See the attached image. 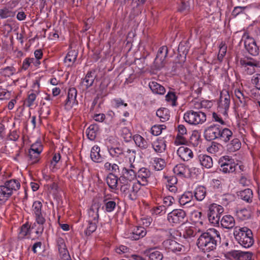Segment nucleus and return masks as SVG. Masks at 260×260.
<instances>
[{
    "mask_svg": "<svg viewBox=\"0 0 260 260\" xmlns=\"http://www.w3.org/2000/svg\"><path fill=\"white\" fill-rule=\"evenodd\" d=\"M219 231L215 229H209L199 237L197 245L204 252H209L216 249L218 242L220 241Z\"/></svg>",
    "mask_w": 260,
    "mask_h": 260,
    "instance_id": "1",
    "label": "nucleus"
},
{
    "mask_svg": "<svg viewBox=\"0 0 260 260\" xmlns=\"http://www.w3.org/2000/svg\"><path fill=\"white\" fill-rule=\"evenodd\" d=\"M233 234L238 243L243 247L249 248L254 243L252 232L247 227H235Z\"/></svg>",
    "mask_w": 260,
    "mask_h": 260,
    "instance_id": "2",
    "label": "nucleus"
},
{
    "mask_svg": "<svg viewBox=\"0 0 260 260\" xmlns=\"http://www.w3.org/2000/svg\"><path fill=\"white\" fill-rule=\"evenodd\" d=\"M42 203L39 201L34 202L32 206V214L35 216L36 222L39 224L35 232L37 235H41L43 232L44 224L46 221L45 214L42 211Z\"/></svg>",
    "mask_w": 260,
    "mask_h": 260,
    "instance_id": "3",
    "label": "nucleus"
},
{
    "mask_svg": "<svg viewBox=\"0 0 260 260\" xmlns=\"http://www.w3.org/2000/svg\"><path fill=\"white\" fill-rule=\"evenodd\" d=\"M183 119L188 124L196 125L203 123L206 120V115L201 111L189 110L184 113Z\"/></svg>",
    "mask_w": 260,
    "mask_h": 260,
    "instance_id": "4",
    "label": "nucleus"
},
{
    "mask_svg": "<svg viewBox=\"0 0 260 260\" xmlns=\"http://www.w3.org/2000/svg\"><path fill=\"white\" fill-rule=\"evenodd\" d=\"M223 212L224 209L221 206L216 204L210 205L207 214L210 222L213 225L218 224L220 216Z\"/></svg>",
    "mask_w": 260,
    "mask_h": 260,
    "instance_id": "5",
    "label": "nucleus"
},
{
    "mask_svg": "<svg viewBox=\"0 0 260 260\" xmlns=\"http://www.w3.org/2000/svg\"><path fill=\"white\" fill-rule=\"evenodd\" d=\"M240 65L243 72L247 75H252L256 72V68L259 67L257 61L248 58H241Z\"/></svg>",
    "mask_w": 260,
    "mask_h": 260,
    "instance_id": "6",
    "label": "nucleus"
},
{
    "mask_svg": "<svg viewBox=\"0 0 260 260\" xmlns=\"http://www.w3.org/2000/svg\"><path fill=\"white\" fill-rule=\"evenodd\" d=\"M186 215L184 210L174 209L168 213L167 220L172 225H176L184 222Z\"/></svg>",
    "mask_w": 260,
    "mask_h": 260,
    "instance_id": "7",
    "label": "nucleus"
},
{
    "mask_svg": "<svg viewBox=\"0 0 260 260\" xmlns=\"http://www.w3.org/2000/svg\"><path fill=\"white\" fill-rule=\"evenodd\" d=\"M242 40L244 42V46L249 54L253 56L258 54V47L256 44L255 40L250 37L248 33H244Z\"/></svg>",
    "mask_w": 260,
    "mask_h": 260,
    "instance_id": "8",
    "label": "nucleus"
},
{
    "mask_svg": "<svg viewBox=\"0 0 260 260\" xmlns=\"http://www.w3.org/2000/svg\"><path fill=\"white\" fill-rule=\"evenodd\" d=\"M147 232L143 226H135L124 233L125 237L132 240H138L146 235Z\"/></svg>",
    "mask_w": 260,
    "mask_h": 260,
    "instance_id": "9",
    "label": "nucleus"
},
{
    "mask_svg": "<svg viewBox=\"0 0 260 260\" xmlns=\"http://www.w3.org/2000/svg\"><path fill=\"white\" fill-rule=\"evenodd\" d=\"M237 166L234 159L229 156H224L222 157L220 170L223 173H232L235 171Z\"/></svg>",
    "mask_w": 260,
    "mask_h": 260,
    "instance_id": "10",
    "label": "nucleus"
},
{
    "mask_svg": "<svg viewBox=\"0 0 260 260\" xmlns=\"http://www.w3.org/2000/svg\"><path fill=\"white\" fill-rule=\"evenodd\" d=\"M168 53V48L166 46H163L158 49L154 61V66L156 70H160L164 67Z\"/></svg>",
    "mask_w": 260,
    "mask_h": 260,
    "instance_id": "11",
    "label": "nucleus"
},
{
    "mask_svg": "<svg viewBox=\"0 0 260 260\" xmlns=\"http://www.w3.org/2000/svg\"><path fill=\"white\" fill-rule=\"evenodd\" d=\"M220 127L218 124H213L207 127L204 131V137L208 141L219 138Z\"/></svg>",
    "mask_w": 260,
    "mask_h": 260,
    "instance_id": "12",
    "label": "nucleus"
},
{
    "mask_svg": "<svg viewBox=\"0 0 260 260\" xmlns=\"http://www.w3.org/2000/svg\"><path fill=\"white\" fill-rule=\"evenodd\" d=\"M77 91L75 88L72 87L69 89L68 97L64 105L65 109L71 110L74 106H77L78 102L77 100Z\"/></svg>",
    "mask_w": 260,
    "mask_h": 260,
    "instance_id": "13",
    "label": "nucleus"
},
{
    "mask_svg": "<svg viewBox=\"0 0 260 260\" xmlns=\"http://www.w3.org/2000/svg\"><path fill=\"white\" fill-rule=\"evenodd\" d=\"M151 175V172L147 169L142 168L138 171L137 173V182L140 186L141 185L145 186L147 184L149 179Z\"/></svg>",
    "mask_w": 260,
    "mask_h": 260,
    "instance_id": "14",
    "label": "nucleus"
},
{
    "mask_svg": "<svg viewBox=\"0 0 260 260\" xmlns=\"http://www.w3.org/2000/svg\"><path fill=\"white\" fill-rule=\"evenodd\" d=\"M162 246L166 249L174 252L185 251L184 246L173 240L168 239L164 241Z\"/></svg>",
    "mask_w": 260,
    "mask_h": 260,
    "instance_id": "15",
    "label": "nucleus"
},
{
    "mask_svg": "<svg viewBox=\"0 0 260 260\" xmlns=\"http://www.w3.org/2000/svg\"><path fill=\"white\" fill-rule=\"evenodd\" d=\"M230 105V95L226 90H223L220 92V100L218 103V108L224 110V112L229 109Z\"/></svg>",
    "mask_w": 260,
    "mask_h": 260,
    "instance_id": "16",
    "label": "nucleus"
},
{
    "mask_svg": "<svg viewBox=\"0 0 260 260\" xmlns=\"http://www.w3.org/2000/svg\"><path fill=\"white\" fill-rule=\"evenodd\" d=\"M136 170L133 169H127L123 168L122 171V176L119 178L120 183H124V181L131 182L133 180L137 179Z\"/></svg>",
    "mask_w": 260,
    "mask_h": 260,
    "instance_id": "17",
    "label": "nucleus"
},
{
    "mask_svg": "<svg viewBox=\"0 0 260 260\" xmlns=\"http://www.w3.org/2000/svg\"><path fill=\"white\" fill-rule=\"evenodd\" d=\"M252 255L251 252L238 250H234L229 253L231 260H251Z\"/></svg>",
    "mask_w": 260,
    "mask_h": 260,
    "instance_id": "18",
    "label": "nucleus"
},
{
    "mask_svg": "<svg viewBox=\"0 0 260 260\" xmlns=\"http://www.w3.org/2000/svg\"><path fill=\"white\" fill-rule=\"evenodd\" d=\"M177 153L179 157L183 161H188L193 157L192 151L190 148L185 146H182L179 147L177 151Z\"/></svg>",
    "mask_w": 260,
    "mask_h": 260,
    "instance_id": "19",
    "label": "nucleus"
},
{
    "mask_svg": "<svg viewBox=\"0 0 260 260\" xmlns=\"http://www.w3.org/2000/svg\"><path fill=\"white\" fill-rule=\"evenodd\" d=\"M151 146L155 152L162 153L166 149V141L164 138H158L152 142Z\"/></svg>",
    "mask_w": 260,
    "mask_h": 260,
    "instance_id": "20",
    "label": "nucleus"
},
{
    "mask_svg": "<svg viewBox=\"0 0 260 260\" xmlns=\"http://www.w3.org/2000/svg\"><path fill=\"white\" fill-rule=\"evenodd\" d=\"M4 185L12 195L18 191L21 186L20 181L17 179H11L7 180L4 184Z\"/></svg>",
    "mask_w": 260,
    "mask_h": 260,
    "instance_id": "21",
    "label": "nucleus"
},
{
    "mask_svg": "<svg viewBox=\"0 0 260 260\" xmlns=\"http://www.w3.org/2000/svg\"><path fill=\"white\" fill-rule=\"evenodd\" d=\"M141 188V186L138 183H134L129 187L128 191L126 192L124 196L128 199L134 201L137 199L138 192Z\"/></svg>",
    "mask_w": 260,
    "mask_h": 260,
    "instance_id": "22",
    "label": "nucleus"
},
{
    "mask_svg": "<svg viewBox=\"0 0 260 260\" xmlns=\"http://www.w3.org/2000/svg\"><path fill=\"white\" fill-rule=\"evenodd\" d=\"M221 226L225 229H231L235 224L234 218L230 215H224L220 220Z\"/></svg>",
    "mask_w": 260,
    "mask_h": 260,
    "instance_id": "23",
    "label": "nucleus"
},
{
    "mask_svg": "<svg viewBox=\"0 0 260 260\" xmlns=\"http://www.w3.org/2000/svg\"><path fill=\"white\" fill-rule=\"evenodd\" d=\"M201 165L205 168L210 169L213 166V160L211 157L206 154H201L198 156Z\"/></svg>",
    "mask_w": 260,
    "mask_h": 260,
    "instance_id": "24",
    "label": "nucleus"
},
{
    "mask_svg": "<svg viewBox=\"0 0 260 260\" xmlns=\"http://www.w3.org/2000/svg\"><path fill=\"white\" fill-rule=\"evenodd\" d=\"M95 78V71H88L83 80L82 83L86 88H88L92 85Z\"/></svg>",
    "mask_w": 260,
    "mask_h": 260,
    "instance_id": "25",
    "label": "nucleus"
},
{
    "mask_svg": "<svg viewBox=\"0 0 260 260\" xmlns=\"http://www.w3.org/2000/svg\"><path fill=\"white\" fill-rule=\"evenodd\" d=\"M77 56L78 52L77 51L72 50L69 51L64 59L66 66L68 67L72 66L76 61Z\"/></svg>",
    "mask_w": 260,
    "mask_h": 260,
    "instance_id": "26",
    "label": "nucleus"
},
{
    "mask_svg": "<svg viewBox=\"0 0 260 260\" xmlns=\"http://www.w3.org/2000/svg\"><path fill=\"white\" fill-rule=\"evenodd\" d=\"M149 87L152 92L155 94L162 95L166 92L165 87L156 82L151 81L149 82Z\"/></svg>",
    "mask_w": 260,
    "mask_h": 260,
    "instance_id": "27",
    "label": "nucleus"
},
{
    "mask_svg": "<svg viewBox=\"0 0 260 260\" xmlns=\"http://www.w3.org/2000/svg\"><path fill=\"white\" fill-rule=\"evenodd\" d=\"M90 157L91 159L96 162H100L103 160V157L100 154V148L94 145L92 147L90 152Z\"/></svg>",
    "mask_w": 260,
    "mask_h": 260,
    "instance_id": "28",
    "label": "nucleus"
},
{
    "mask_svg": "<svg viewBox=\"0 0 260 260\" xmlns=\"http://www.w3.org/2000/svg\"><path fill=\"white\" fill-rule=\"evenodd\" d=\"M133 139L136 145L142 149H146L148 147V143L147 141L141 136L135 135Z\"/></svg>",
    "mask_w": 260,
    "mask_h": 260,
    "instance_id": "29",
    "label": "nucleus"
},
{
    "mask_svg": "<svg viewBox=\"0 0 260 260\" xmlns=\"http://www.w3.org/2000/svg\"><path fill=\"white\" fill-rule=\"evenodd\" d=\"M104 203L105 204V210L108 212L113 211L116 207L115 202L110 199L109 195H106L104 197Z\"/></svg>",
    "mask_w": 260,
    "mask_h": 260,
    "instance_id": "30",
    "label": "nucleus"
},
{
    "mask_svg": "<svg viewBox=\"0 0 260 260\" xmlns=\"http://www.w3.org/2000/svg\"><path fill=\"white\" fill-rule=\"evenodd\" d=\"M219 135L220 136H219L218 139L224 142H228L232 138L233 136V133L229 128H222L221 127Z\"/></svg>",
    "mask_w": 260,
    "mask_h": 260,
    "instance_id": "31",
    "label": "nucleus"
},
{
    "mask_svg": "<svg viewBox=\"0 0 260 260\" xmlns=\"http://www.w3.org/2000/svg\"><path fill=\"white\" fill-rule=\"evenodd\" d=\"M11 196L9 189L4 184L0 185V204L5 203Z\"/></svg>",
    "mask_w": 260,
    "mask_h": 260,
    "instance_id": "32",
    "label": "nucleus"
},
{
    "mask_svg": "<svg viewBox=\"0 0 260 260\" xmlns=\"http://www.w3.org/2000/svg\"><path fill=\"white\" fill-rule=\"evenodd\" d=\"M206 195V189L203 186L197 187L194 191V196L197 200L199 201H203Z\"/></svg>",
    "mask_w": 260,
    "mask_h": 260,
    "instance_id": "33",
    "label": "nucleus"
},
{
    "mask_svg": "<svg viewBox=\"0 0 260 260\" xmlns=\"http://www.w3.org/2000/svg\"><path fill=\"white\" fill-rule=\"evenodd\" d=\"M238 196L240 198L247 202H250L252 201L253 197L252 191L249 189L247 188L243 190L240 191L239 192Z\"/></svg>",
    "mask_w": 260,
    "mask_h": 260,
    "instance_id": "34",
    "label": "nucleus"
},
{
    "mask_svg": "<svg viewBox=\"0 0 260 260\" xmlns=\"http://www.w3.org/2000/svg\"><path fill=\"white\" fill-rule=\"evenodd\" d=\"M99 208L96 206H92L88 212L90 221L98 222L99 215Z\"/></svg>",
    "mask_w": 260,
    "mask_h": 260,
    "instance_id": "35",
    "label": "nucleus"
},
{
    "mask_svg": "<svg viewBox=\"0 0 260 260\" xmlns=\"http://www.w3.org/2000/svg\"><path fill=\"white\" fill-rule=\"evenodd\" d=\"M241 146L240 141L237 139H233L231 142L228 144V150L230 152H235L238 150Z\"/></svg>",
    "mask_w": 260,
    "mask_h": 260,
    "instance_id": "36",
    "label": "nucleus"
},
{
    "mask_svg": "<svg viewBox=\"0 0 260 260\" xmlns=\"http://www.w3.org/2000/svg\"><path fill=\"white\" fill-rule=\"evenodd\" d=\"M157 116L159 118V119L162 122H165L169 119L170 113L169 111L167 108H161L158 109L156 113Z\"/></svg>",
    "mask_w": 260,
    "mask_h": 260,
    "instance_id": "37",
    "label": "nucleus"
},
{
    "mask_svg": "<svg viewBox=\"0 0 260 260\" xmlns=\"http://www.w3.org/2000/svg\"><path fill=\"white\" fill-rule=\"evenodd\" d=\"M106 182L110 188L115 189L117 186L118 178L114 174L109 173L107 177Z\"/></svg>",
    "mask_w": 260,
    "mask_h": 260,
    "instance_id": "38",
    "label": "nucleus"
},
{
    "mask_svg": "<svg viewBox=\"0 0 260 260\" xmlns=\"http://www.w3.org/2000/svg\"><path fill=\"white\" fill-rule=\"evenodd\" d=\"M196 236V232L194 229L191 227H186L183 233V237L186 239L189 243L192 241V238Z\"/></svg>",
    "mask_w": 260,
    "mask_h": 260,
    "instance_id": "39",
    "label": "nucleus"
},
{
    "mask_svg": "<svg viewBox=\"0 0 260 260\" xmlns=\"http://www.w3.org/2000/svg\"><path fill=\"white\" fill-rule=\"evenodd\" d=\"M192 193L191 192H186L183 194L179 199V203L181 205L184 206L191 203L192 199Z\"/></svg>",
    "mask_w": 260,
    "mask_h": 260,
    "instance_id": "40",
    "label": "nucleus"
},
{
    "mask_svg": "<svg viewBox=\"0 0 260 260\" xmlns=\"http://www.w3.org/2000/svg\"><path fill=\"white\" fill-rule=\"evenodd\" d=\"M98 129L97 126L95 125H90L86 129V133L87 138L90 140H94L96 136V132Z\"/></svg>",
    "mask_w": 260,
    "mask_h": 260,
    "instance_id": "41",
    "label": "nucleus"
},
{
    "mask_svg": "<svg viewBox=\"0 0 260 260\" xmlns=\"http://www.w3.org/2000/svg\"><path fill=\"white\" fill-rule=\"evenodd\" d=\"M222 150V146L217 143L212 142L211 145L208 148L207 151L210 153H220Z\"/></svg>",
    "mask_w": 260,
    "mask_h": 260,
    "instance_id": "42",
    "label": "nucleus"
},
{
    "mask_svg": "<svg viewBox=\"0 0 260 260\" xmlns=\"http://www.w3.org/2000/svg\"><path fill=\"white\" fill-rule=\"evenodd\" d=\"M104 168L106 171H108L110 173L114 174L117 172H119V168L118 165L114 163L107 162L104 165Z\"/></svg>",
    "mask_w": 260,
    "mask_h": 260,
    "instance_id": "43",
    "label": "nucleus"
},
{
    "mask_svg": "<svg viewBox=\"0 0 260 260\" xmlns=\"http://www.w3.org/2000/svg\"><path fill=\"white\" fill-rule=\"evenodd\" d=\"M187 170V168L183 164L177 165L173 169L174 173L179 176H184Z\"/></svg>",
    "mask_w": 260,
    "mask_h": 260,
    "instance_id": "44",
    "label": "nucleus"
},
{
    "mask_svg": "<svg viewBox=\"0 0 260 260\" xmlns=\"http://www.w3.org/2000/svg\"><path fill=\"white\" fill-rule=\"evenodd\" d=\"M108 151L113 157H117L124 155L123 150L119 147H111L108 148Z\"/></svg>",
    "mask_w": 260,
    "mask_h": 260,
    "instance_id": "45",
    "label": "nucleus"
},
{
    "mask_svg": "<svg viewBox=\"0 0 260 260\" xmlns=\"http://www.w3.org/2000/svg\"><path fill=\"white\" fill-rule=\"evenodd\" d=\"M147 256V260H162L163 258L161 253L157 250L150 251Z\"/></svg>",
    "mask_w": 260,
    "mask_h": 260,
    "instance_id": "46",
    "label": "nucleus"
},
{
    "mask_svg": "<svg viewBox=\"0 0 260 260\" xmlns=\"http://www.w3.org/2000/svg\"><path fill=\"white\" fill-rule=\"evenodd\" d=\"M236 215L240 220H244L248 219L250 217V212L246 209H243L237 211Z\"/></svg>",
    "mask_w": 260,
    "mask_h": 260,
    "instance_id": "47",
    "label": "nucleus"
},
{
    "mask_svg": "<svg viewBox=\"0 0 260 260\" xmlns=\"http://www.w3.org/2000/svg\"><path fill=\"white\" fill-rule=\"evenodd\" d=\"M166 129V126L164 124L154 125L151 128V133L152 135L157 136L160 135L163 130Z\"/></svg>",
    "mask_w": 260,
    "mask_h": 260,
    "instance_id": "48",
    "label": "nucleus"
},
{
    "mask_svg": "<svg viewBox=\"0 0 260 260\" xmlns=\"http://www.w3.org/2000/svg\"><path fill=\"white\" fill-rule=\"evenodd\" d=\"M219 49L217 58L218 60L221 61L223 59V57L226 54L227 46L224 42H221L219 44Z\"/></svg>",
    "mask_w": 260,
    "mask_h": 260,
    "instance_id": "49",
    "label": "nucleus"
},
{
    "mask_svg": "<svg viewBox=\"0 0 260 260\" xmlns=\"http://www.w3.org/2000/svg\"><path fill=\"white\" fill-rule=\"evenodd\" d=\"M38 94V90H36L35 92H28L27 98L25 101L27 107H31L34 105V103L36 99L37 95Z\"/></svg>",
    "mask_w": 260,
    "mask_h": 260,
    "instance_id": "50",
    "label": "nucleus"
},
{
    "mask_svg": "<svg viewBox=\"0 0 260 260\" xmlns=\"http://www.w3.org/2000/svg\"><path fill=\"white\" fill-rule=\"evenodd\" d=\"M40 153L29 150V161L30 164H35L39 161Z\"/></svg>",
    "mask_w": 260,
    "mask_h": 260,
    "instance_id": "51",
    "label": "nucleus"
},
{
    "mask_svg": "<svg viewBox=\"0 0 260 260\" xmlns=\"http://www.w3.org/2000/svg\"><path fill=\"white\" fill-rule=\"evenodd\" d=\"M165 165V161L163 159L156 158L154 160V167L155 170L157 171L162 170Z\"/></svg>",
    "mask_w": 260,
    "mask_h": 260,
    "instance_id": "52",
    "label": "nucleus"
},
{
    "mask_svg": "<svg viewBox=\"0 0 260 260\" xmlns=\"http://www.w3.org/2000/svg\"><path fill=\"white\" fill-rule=\"evenodd\" d=\"M94 221H88V225L84 231L86 236H89L91 233L94 232L96 229V223Z\"/></svg>",
    "mask_w": 260,
    "mask_h": 260,
    "instance_id": "53",
    "label": "nucleus"
},
{
    "mask_svg": "<svg viewBox=\"0 0 260 260\" xmlns=\"http://www.w3.org/2000/svg\"><path fill=\"white\" fill-rule=\"evenodd\" d=\"M60 159V155L59 153H55L52 157V159L50 162V168L53 171V170L55 168L56 164L58 162Z\"/></svg>",
    "mask_w": 260,
    "mask_h": 260,
    "instance_id": "54",
    "label": "nucleus"
},
{
    "mask_svg": "<svg viewBox=\"0 0 260 260\" xmlns=\"http://www.w3.org/2000/svg\"><path fill=\"white\" fill-rule=\"evenodd\" d=\"M29 150L41 153L43 150V146L41 142L37 141L31 145Z\"/></svg>",
    "mask_w": 260,
    "mask_h": 260,
    "instance_id": "55",
    "label": "nucleus"
},
{
    "mask_svg": "<svg viewBox=\"0 0 260 260\" xmlns=\"http://www.w3.org/2000/svg\"><path fill=\"white\" fill-rule=\"evenodd\" d=\"M120 191L124 196L125 193L128 191L129 187L131 186V182L128 181H124V183H120Z\"/></svg>",
    "mask_w": 260,
    "mask_h": 260,
    "instance_id": "56",
    "label": "nucleus"
},
{
    "mask_svg": "<svg viewBox=\"0 0 260 260\" xmlns=\"http://www.w3.org/2000/svg\"><path fill=\"white\" fill-rule=\"evenodd\" d=\"M248 8L247 6L242 7V6H237L235 7L234 8V10L232 11V15L234 17H236L237 15L243 13L244 12L245 10Z\"/></svg>",
    "mask_w": 260,
    "mask_h": 260,
    "instance_id": "57",
    "label": "nucleus"
},
{
    "mask_svg": "<svg viewBox=\"0 0 260 260\" xmlns=\"http://www.w3.org/2000/svg\"><path fill=\"white\" fill-rule=\"evenodd\" d=\"M11 97V92L7 90L0 88V100H8Z\"/></svg>",
    "mask_w": 260,
    "mask_h": 260,
    "instance_id": "58",
    "label": "nucleus"
},
{
    "mask_svg": "<svg viewBox=\"0 0 260 260\" xmlns=\"http://www.w3.org/2000/svg\"><path fill=\"white\" fill-rule=\"evenodd\" d=\"M175 202V199L172 196H167L163 199V204L165 207H170Z\"/></svg>",
    "mask_w": 260,
    "mask_h": 260,
    "instance_id": "59",
    "label": "nucleus"
},
{
    "mask_svg": "<svg viewBox=\"0 0 260 260\" xmlns=\"http://www.w3.org/2000/svg\"><path fill=\"white\" fill-rule=\"evenodd\" d=\"M19 137V132L17 130L11 131L8 136V139L11 141H17Z\"/></svg>",
    "mask_w": 260,
    "mask_h": 260,
    "instance_id": "60",
    "label": "nucleus"
},
{
    "mask_svg": "<svg viewBox=\"0 0 260 260\" xmlns=\"http://www.w3.org/2000/svg\"><path fill=\"white\" fill-rule=\"evenodd\" d=\"M239 182L243 186H248L250 183L249 177L248 175L242 174Z\"/></svg>",
    "mask_w": 260,
    "mask_h": 260,
    "instance_id": "61",
    "label": "nucleus"
},
{
    "mask_svg": "<svg viewBox=\"0 0 260 260\" xmlns=\"http://www.w3.org/2000/svg\"><path fill=\"white\" fill-rule=\"evenodd\" d=\"M251 81L256 88L260 90V74H255L253 77Z\"/></svg>",
    "mask_w": 260,
    "mask_h": 260,
    "instance_id": "62",
    "label": "nucleus"
},
{
    "mask_svg": "<svg viewBox=\"0 0 260 260\" xmlns=\"http://www.w3.org/2000/svg\"><path fill=\"white\" fill-rule=\"evenodd\" d=\"M166 99L168 102H171L172 106L176 105V96L174 93L171 92H168L166 96Z\"/></svg>",
    "mask_w": 260,
    "mask_h": 260,
    "instance_id": "63",
    "label": "nucleus"
},
{
    "mask_svg": "<svg viewBox=\"0 0 260 260\" xmlns=\"http://www.w3.org/2000/svg\"><path fill=\"white\" fill-rule=\"evenodd\" d=\"M184 135L177 134L175 140V144L176 145H184L187 143L186 139L183 137Z\"/></svg>",
    "mask_w": 260,
    "mask_h": 260,
    "instance_id": "64",
    "label": "nucleus"
}]
</instances>
